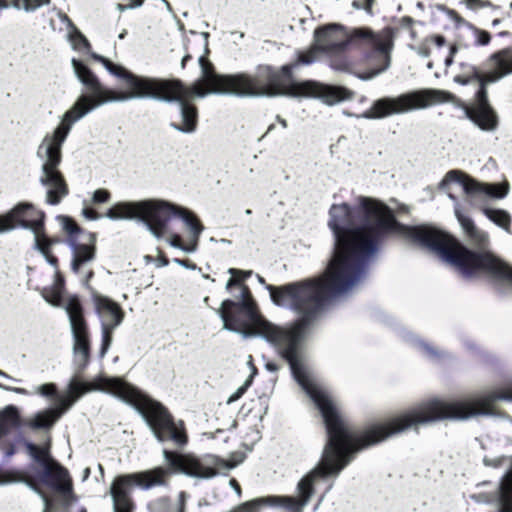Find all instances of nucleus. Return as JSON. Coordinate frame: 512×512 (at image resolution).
Wrapping results in <instances>:
<instances>
[{"instance_id":"a18cd8bd","label":"nucleus","mask_w":512,"mask_h":512,"mask_svg":"<svg viewBox=\"0 0 512 512\" xmlns=\"http://www.w3.org/2000/svg\"><path fill=\"white\" fill-rule=\"evenodd\" d=\"M290 69H291V66H289V65H286V66H283V67H282V70H283V72H284L285 74H287V73L290 71Z\"/></svg>"},{"instance_id":"4c0bfd02","label":"nucleus","mask_w":512,"mask_h":512,"mask_svg":"<svg viewBox=\"0 0 512 512\" xmlns=\"http://www.w3.org/2000/svg\"><path fill=\"white\" fill-rule=\"evenodd\" d=\"M230 485L235 490V492L238 495H240V493H241L240 485L238 484V482L235 479L230 480Z\"/></svg>"},{"instance_id":"20e7f679","label":"nucleus","mask_w":512,"mask_h":512,"mask_svg":"<svg viewBox=\"0 0 512 512\" xmlns=\"http://www.w3.org/2000/svg\"><path fill=\"white\" fill-rule=\"evenodd\" d=\"M314 42L309 50L299 54L297 63H313L320 51L334 55L348 48L366 50L365 60L369 69L359 77L370 80L390 66L394 31L389 27L376 32L365 26L345 27L332 23L315 30Z\"/></svg>"},{"instance_id":"c03bdc74","label":"nucleus","mask_w":512,"mask_h":512,"mask_svg":"<svg viewBox=\"0 0 512 512\" xmlns=\"http://www.w3.org/2000/svg\"><path fill=\"white\" fill-rule=\"evenodd\" d=\"M278 121H279V123H280L284 128H286V127H287V122H286V120H285V119H282V118L278 117Z\"/></svg>"},{"instance_id":"39448f33","label":"nucleus","mask_w":512,"mask_h":512,"mask_svg":"<svg viewBox=\"0 0 512 512\" xmlns=\"http://www.w3.org/2000/svg\"><path fill=\"white\" fill-rule=\"evenodd\" d=\"M487 64L489 69L486 72L475 66H468L467 71L454 77V81L462 85L472 81L479 84L475 104L467 112L481 129L493 130L496 127L497 118L488 104L486 86L512 74V48H505L492 54Z\"/></svg>"},{"instance_id":"c85d7f7f","label":"nucleus","mask_w":512,"mask_h":512,"mask_svg":"<svg viewBox=\"0 0 512 512\" xmlns=\"http://www.w3.org/2000/svg\"><path fill=\"white\" fill-rule=\"evenodd\" d=\"M82 214L86 219H89V220H96L99 218V215L97 214V212L95 210H93L92 208H88V207L83 209Z\"/></svg>"},{"instance_id":"603ef678","label":"nucleus","mask_w":512,"mask_h":512,"mask_svg":"<svg viewBox=\"0 0 512 512\" xmlns=\"http://www.w3.org/2000/svg\"><path fill=\"white\" fill-rule=\"evenodd\" d=\"M245 213H246L247 215H250V214H251V210H250V209H247V210L245 211Z\"/></svg>"},{"instance_id":"2f4dec72","label":"nucleus","mask_w":512,"mask_h":512,"mask_svg":"<svg viewBox=\"0 0 512 512\" xmlns=\"http://www.w3.org/2000/svg\"><path fill=\"white\" fill-rule=\"evenodd\" d=\"M419 346L423 350V353L426 354L428 357H434L436 355V352L427 344L419 342Z\"/></svg>"},{"instance_id":"6e6552de","label":"nucleus","mask_w":512,"mask_h":512,"mask_svg":"<svg viewBox=\"0 0 512 512\" xmlns=\"http://www.w3.org/2000/svg\"><path fill=\"white\" fill-rule=\"evenodd\" d=\"M164 457L173 470L199 479L212 478L236 467L243 461L242 455H233L229 460H224L213 454L182 455L167 450H164Z\"/></svg>"},{"instance_id":"de8ad7c7","label":"nucleus","mask_w":512,"mask_h":512,"mask_svg":"<svg viewBox=\"0 0 512 512\" xmlns=\"http://www.w3.org/2000/svg\"><path fill=\"white\" fill-rule=\"evenodd\" d=\"M126 33H127V32H126L125 30H124L123 32H121V33L119 34V36H118V37H119V39H124V38H125V36H126Z\"/></svg>"},{"instance_id":"09e8293b","label":"nucleus","mask_w":512,"mask_h":512,"mask_svg":"<svg viewBox=\"0 0 512 512\" xmlns=\"http://www.w3.org/2000/svg\"><path fill=\"white\" fill-rule=\"evenodd\" d=\"M90 474V469L89 468H86L85 469V472H84V478H87Z\"/></svg>"},{"instance_id":"c9c22d12","label":"nucleus","mask_w":512,"mask_h":512,"mask_svg":"<svg viewBox=\"0 0 512 512\" xmlns=\"http://www.w3.org/2000/svg\"><path fill=\"white\" fill-rule=\"evenodd\" d=\"M11 482V478L9 477L8 474L0 471V485L1 484H6V483H9Z\"/></svg>"},{"instance_id":"a19ab883","label":"nucleus","mask_w":512,"mask_h":512,"mask_svg":"<svg viewBox=\"0 0 512 512\" xmlns=\"http://www.w3.org/2000/svg\"><path fill=\"white\" fill-rule=\"evenodd\" d=\"M158 261H159V266H167L168 265V260L164 256H160Z\"/></svg>"},{"instance_id":"dca6fc26","label":"nucleus","mask_w":512,"mask_h":512,"mask_svg":"<svg viewBox=\"0 0 512 512\" xmlns=\"http://www.w3.org/2000/svg\"><path fill=\"white\" fill-rule=\"evenodd\" d=\"M483 213L494 224L505 231L510 232L511 216L507 211L502 209L484 208Z\"/></svg>"},{"instance_id":"c756f323","label":"nucleus","mask_w":512,"mask_h":512,"mask_svg":"<svg viewBox=\"0 0 512 512\" xmlns=\"http://www.w3.org/2000/svg\"><path fill=\"white\" fill-rule=\"evenodd\" d=\"M59 19L62 23L66 24L67 31H71L73 28H77L71 19L64 13L59 14Z\"/></svg>"},{"instance_id":"f257e3e1","label":"nucleus","mask_w":512,"mask_h":512,"mask_svg":"<svg viewBox=\"0 0 512 512\" xmlns=\"http://www.w3.org/2000/svg\"><path fill=\"white\" fill-rule=\"evenodd\" d=\"M208 34L200 38L204 54L199 57L200 78L190 87L179 80H161L133 74L125 67L91 52L88 39L78 28L67 31V39L73 50L87 53L100 62L109 73L124 81L125 90L115 91L105 87L91 69L81 60L72 58L71 65L85 92L62 115L59 124L47 133L40 142L36 156L41 162L39 182L45 189V200L50 205L59 204L69 193L68 184L59 170L62 161V146L73 125L94 109L111 102H124L136 98H154L176 101L180 105L182 124L173 127L184 133L194 132L197 126V110L190 105L196 97L209 94H232L237 96L278 95V72L269 66L260 67L256 76L245 73L221 75L214 71L207 58Z\"/></svg>"},{"instance_id":"e433bc0d","label":"nucleus","mask_w":512,"mask_h":512,"mask_svg":"<svg viewBox=\"0 0 512 512\" xmlns=\"http://www.w3.org/2000/svg\"><path fill=\"white\" fill-rule=\"evenodd\" d=\"M129 4H128V7L131 9V8H136V7H140L144 0H129Z\"/></svg>"},{"instance_id":"9d476101","label":"nucleus","mask_w":512,"mask_h":512,"mask_svg":"<svg viewBox=\"0 0 512 512\" xmlns=\"http://www.w3.org/2000/svg\"><path fill=\"white\" fill-rule=\"evenodd\" d=\"M27 450L43 466L46 475L52 479V487L65 501H68L72 497L71 479L68 471L50 456L49 447L28 443Z\"/></svg>"},{"instance_id":"49530a36","label":"nucleus","mask_w":512,"mask_h":512,"mask_svg":"<svg viewBox=\"0 0 512 512\" xmlns=\"http://www.w3.org/2000/svg\"><path fill=\"white\" fill-rule=\"evenodd\" d=\"M0 376L5 377V378H7V379H12L8 374H6L5 372H3L2 370H0Z\"/></svg>"},{"instance_id":"bb28decb","label":"nucleus","mask_w":512,"mask_h":512,"mask_svg":"<svg viewBox=\"0 0 512 512\" xmlns=\"http://www.w3.org/2000/svg\"><path fill=\"white\" fill-rule=\"evenodd\" d=\"M37 390L43 396H51L55 393L56 388L54 384L48 383L39 386Z\"/></svg>"},{"instance_id":"5fc2aeb1","label":"nucleus","mask_w":512,"mask_h":512,"mask_svg":"<svg viewBox=\"0 0 512 512\" xmlns=\"http://www.w3.org/2000/svg\"><path fill=\"white\" fill-rule=\"evenodd\" d=\"M79 512H86V510L84 508H80Z\"/></svg>"},{"instance_id":"b1692460","label":"nucleus","mask_w":512,"mask_h":512,"mask_svg":"<svg viewBox=\"0 0 512 512\" xmlns=\"http://www.w3.org/2000/svg\"><path fill=\"white\" fill-rule=\"evenodd\" d=\"M110 198V193L105 190V189H97L94 193H93V202L95 203H105L109 200Z\"/></svg>"},{"instance_id":"7ed1b4c3","label":"nucleus","mask_w":512,"mask_h":512,"mask_svg":"<svg viewBox=\"0 0 512 512\" xmlns=\"http://www.w3.org/2000/svg\"><path fill=\"white\" fill-rule=\"evenodd\" d=\"M106 217L111 220H139L156 238L168 236L173 248L194 253L203 225L189 209L162 199L119 202L110 207Z\"/></svg>"},{"instance_id":"423d86ee","label":"nucleus","mask_w":512,"mask_h":512,"mask_svg":"<svg viewBox=\"0 0 512 512\" xmlns=\"http://www.w3.org/2000/svg\"><path fill=\"white\" fill-rule=\"evenodd\" d=\"M440 187L455 202L454 214L469 243L479 249H485L489 243V235L478 228L473 220L463 213L454 196L455 188H461L468 196L483 194L491 198L502 199L508 194V184L479 183L461 171L451 170L441 181Z\"/></svg>"},{"instance_id":"79ce46f5","label":"nucleus","mask_w":512,"mask_h":512,"mask_svg":"<svg viewBox=\"0 0 512 512\" xmlns=\"http://www.w3.org/2000/svg\"><path fill=\"white\" fill-rule=\"evenodd\" d=\"M116 9H117L118 11H120V12H123V11H125L126 9H130V8L128 7V5H123V4H120V3H119V4H117V5H116Z\"/></svg>"},{"instance_id":"7c9ffc66","label":"nucleus","mask_w":512,"mask_h":512,"mask_svg":"<svg viewBox=\"0 0 512 512\" xmlns=\"http://www.w3.org/2000/svg\"><path fill=\"white\" fill-rule=\"evenodd\" d=\"M176 264L180 265V266H183L187 269H190V270H195L197 267H196V264L192 263V262H189L187 260H181V259H174L173 260Z\"/></svg>"},{"instance_id":"ddd939ff","label":"nucleus","mask_w":512,"mask_h":512,"mask_svg":"<svg viewBox=\"0 0 512 512\" xmlns=\"http://www.w3.org/2000/svg\"><path fill=\"white\" fill-rule=\"evenodd\" d=\"M69 244L72 249L71 269L74 273L81 274L85 285H87L93 276L90 265L96 255L95 238L90 235L88 242L78 243L75 240H70Z\"/></svg>"},{"instance_id":"393cba45","label":"nucleus","mask_w":512,"mask_h":512,"mask_svg":"<svg viewBox=\"0 0 512 512\" xmlns=\"http://www.w3.org/2000/svg\"><path fill=\"white\" fill-rule=\"evenodd\" d=\"M421 236H450L449 234L430 226H421Z\"/></svg>"},{"instance_id":"1a4fd4ad","label":"nucleus","mask_w":512,"mask_h":512,"mask_svg":"<svg viewBox=\"0 0 512 512\" xmlns=\"http://www.w3.org/2000/svg\"><path fill=\"white\" fill-rule=\"evenodd\" d=\"M168 475L169 471L167 469L157 467L143 472L116 477L110 488L114 512H133L134 503L130 497L133 487L138 486L142 489H150L155 486L164 485Z\"/></svg>"},{"instance_id":"58836bf2","label":"nucleus","mask_w":512,"mask_h":512,"mask_svg":"<svg viewBox=\"0 0 512 512\" xmlns=\"http://www.w3.org/2000/svg\"><path fill=\"white\" fill-rule=\"evenodd\" d=\"M266 368L269 370V371H272V372H275L278 370V367L275 363H267L266 364Z\"/></svg>"},{"instance_id":"ea45409f","label":"nucleus","mask_w":512,"mask_h":512,"mask_svg":"<svg viewBox=\"0 0 512 512\" xmlns=\"http://www.w3.org/2000/svg\"><path fill=\"white\" fill-rule=\"evenodd\" d=\"M191 58H192V57H191V55H190V54H186V55L183 57L182 61H181V67H182V68H184V67H185V65H186V63H187V61H188V60H190Z\"/></svg>"},{"instance_id":"412c9836","label":"nucleus","mask_w":512,"mask_h":512,"mask_svg":"<svg viewBox=\"0 0 512 512\" xmlns=\"http://www.w3.org/2000/svg\"><path fill=\"white\" fill-rule=\"evenodd\" d=\"M474 38L478 45H487L490 42V34L484 30L474 29Z\"/></svg>"},{"instance_id":"473e14b6","label":"nucleus","mask_w":512,"mask_h":512,"mask_svg":"<svg viewBox=\"0 0 512 512\" xmlns=\"http://www.w3.org/2000/svg\"><path fill=\"white\" fill-rule=\"evenodd\" d=\"M0 388L5 389V390H8V391L15 392V393H18V394H23V395L28 394L27 390H25L24 388H19V387H8V386H4V385H2V384H0Z\"/></svg>"},{"instance_id":"2eb2a0df","label":"nucleus","mask_w":512,"mask_h":512,"mask_svg":"<svg viewBox=\"0 0 512 512\" xmlns=\"http://www.w3.org/2000/svg\"><path fill=\"white\" fill-rule=\"evenodd\" d=\"M149 512H185V494L180 493L179 499L171 502L166 498H158L148 504Z\"/></svg>"},{"instance_id":"f704fd0d","label":"nucleus","mask_w":512,"mask_h":512,"mask_svg":"<svg viewBox=\"0 0 512 512\" xmlns=\"http://www.w3.org/2000/svg\"><path fill=\"white\" fill-rule=\"evenodd\" d=\"M457 47L453 46L450 49V55L446 58L445 64L446 66H450L453 62V55L456 53Z\"/></svg>"},{"instance_id":"5701e85b","label":"nucleus","mask_w":512,"mask_h":512,"mask_svg":"<svg viewBox=\"0 0 512 512\" xmlns=\"http://www.w3.org/2000/svg\"><path fill=\"white\" fill-rule=\"evenodd\" d=\"M464 4L471 10H478L484 7L491 6L489 1L485 0H464Z\"/></svg>"},{"instance_id":"f03ea898","label":"nucleus","mask_w":512,"mask_h":512,"mask_svg":"<svg viewBox=\"0 0 512 512\" xmlns=\"http://www.w3.org/2000/svg\"><path fill=\"white\" fill-rule=\"evenodd\" d=\"M44 214L29 203L16 205L5 215L0 216V233L8 232L16 227L30 229L34 235V247L54 268L53 284L41 290L43 298L52 306L63 307L68 315L73 338L74 376L68 385V393L60 400V404L44 410L36 415H62L77 399L85 393L100 391L111 394L125 403L135 407L141 415H170L168 411L135 386L119 377L99 375L90 382L80 380L81 373L90 360V333L83 315V309L76 296L63 300L64 279L58 270V260L53 255V247L60 241L49 238L43 231Z\"/></svg>"},{"instance_id":"aec40b11","label":"nucleus","mask_w":512,"mask_h":512,"mask_svg":"<svg viewBox=\"0 0 512 512\" xmlns=\"http://www.w3.org/2000/svg\"><path fill=\"white\" fill-rule=\"evenodd\" d=\"M62 228L71 236L70 240H74L73 237L79 232L77 224L67 217L60 218Z\"/></svg>"},{"instance_id":"f3484780","label":"nucleus","mask_w":512,"mask_h":512,"mask_svg":"<svg viewBox=\"0 0 512 512\" xmlns=\"http://www.w3.org/2000/svg\"><path fill=\"white\" fill-rule=\"evenodd\" d=\"M51 0H17L14 4L16 8L23 9L26 12H33L42 6H48Z\"/></svg>"},{"instance_id":"9b49d317","label":"nucleus","mask_w":512,"mask_h":512,"mask_svg":"<svg viewBox=\"0 0 512 512\" xmlns=\"http://www.w3.org/2000/svg\"><path fill=\"white\" fill-rule=\"evenodd\" d=\"M288 94L294 97H314L327 105H334L351 98V93L343 87L326 85L315 81L291 84Z\"/></svg>"},{"instance_id":"3c124183","label":"nucleus","mask_w":512,"mask_h":512,"mask_svg":"<svg viewBox=\"0 0 512 512\" xmlns=\"http://www.w3.org/2000/svg\"><path fill=\"white\" fill-rule=\"evenodd\" d=\"M258 279H259L260 283H262V284L264 283V279L261 276H259Z\"/></svg>"},{"instance_id":"f8f14e48","label":"nucleus","mask_w":512,"mask_h":512,"mask_svg":"<svg viewBox=\"0 0 512 512\" xmlns=\"http://www.w3.org/2000/svg\"><path fill=\"white\" fill-rule=\"evenodd\" d=\"M486 466L507 468L490 501L496 512H512V456L484 457Z\"/></svg>"},{"instance_id":"a211bd4d","label":"nucleus","mask_w":512,"mask_h":512,"mask_svg":"<svg viewBox=\"0 0 512 512\" xmlns=\"http://www.w3.org/2000/svg\"><path fill=\"white\" fill-rule=\"evenodd\" d=\"M117 327L115 326H101V333H102V343H101V350H100V356L104 357L107 353V351L110 348V345L112 343V334L113 331Z\"/></svg>"},{"instance_id":"8fccbe9b","label":"nucleus","mask_w":512,"mask_h":512,"mask_svg":"<svg viewBox=\"0 0 512 512\" xmlns=\"http://www.w3.org/2000/svg\"><path fill=\"white\" fill-rule=\"evenodd\" d=\"M6 4L3 0H0V8H5Z\"/></svg>"},{"instance_id":"cd10ccee","label":"nucleus","mask_w":512,"mask_h":512,"mask_svg":"<svg viewBox=\"0 0 512 512\" xmlns=\"http://www.w3.org/2000/svg\"><path fill=\"white\" fill-rule=\"evenodd\" d=\"M248 383H246L245 385L239 387L227 400V403L228 404H231L235 401H237L245 392L246 390V387H247Z\"/></svg>"},{"instance_id":"37998d69","label":"nucleus","mask_w":512,"mask_h":512,"mask_svg":"<svg viewBox=\"0 0 512 512\" xmlns=\"http://www.w3.org/2000/svg\"><path fill=\"white\" fill-rule=\"evenodd\" d=\"M435 40H436V44H437L438 46H442V45H443V43H444V38H443V37H441V36H436V37H435Z\"/></svg>"},{"instance_id":"72a5a7b5","label":"nucleus","mask_w":512,"mask_h":512,"mask_svg":"<svg viewBox=\"0 0 512 512\" xmlns=\"http://www.w3.org/2000/svg\"><path fill=\"white\" fill-rule=\"evenodd\" d=\"M38 493L41 495L43 502H44V511L43 512H52L53 505L51 501L41 492L38 491Z\"/></svg>"},{"instance_id":"0eeeda50","label":"nucleus","mask_w":512,"mask_h":512,"mask_svg":"<svg viewBox=\"0 0 512 512\" xmlns=\"http://www.w3.org/2000/svg\"><path fill=\"white\" fill-rule=\"evenodd\" d=\"M451 95L438 89H420L403 93L397 97L382 98L373 103L363 114L365 118H384L393 114H404L435 104L447 102Z\"/></svg>"},{"instance_id":"4468645a","label":"nucleus","mask_w":512,"mask_h":512,"mask_svg":"<svg viewBox=\"0 0 512 512\" xmlns=\"http://www.w3.org/2000/svg\"><path fill=\"white\" fill-rule=\"evenodd\" d=\"M93 303L96 313L100 318L101 326L118 327L122 323L124 312L119 304L98 293L93 295Z\"/></svg>"},{"instance_id":"6e6d98bb","label":"nucleus","mask_w":512,"mask_h":512,"mask_svg":"<svg viewBox=\"0 0 512 512\" xmlns=\"http://www.w3.org/2000/svg\"><path fill=\"white\" fill-rule=\"evenodd\" d=\"M497 24H498V20H494L493 25H497Z\"/></svg>"},{"instance_id":"4be33fe9","label":"nucleus","mask_w":512,"mask_h":512,"mask_svg":"<svg viewBox=\"0 0 512 512\" xmlns=\"http://www.w3.org/2000/svg\"><path fill=\"white\" fill-rule=\"evenodd\" d=\"M330 66L334 70L338 71H348L350 68V64L345 58H334L330 62Z\"/></svg>"},{"instance_id":"864d4df0","label":"nucleus","mask_w":512,"mask_h":512,"mask_svg":"<svg viewBox=\"0 0 512 512\" xmlns=\"http://www.w3.org/2000/svg\"><path fill=\"white\" fill-rule=\"evenodd\" d=\"M12 454H13V450H10V451L7 453V455H8V456H10V455H12Z\"/></svg>"},{"instance_id":"6ab92c4d","label":"nucleus","mask_w":512,"mask_h":512,"mask_svg":"<svg viewBox=\"0 0 512 512\" xmlns=\"http://www.w3.org/2000/svg\"><path fill=\"white\" fill-rule=\"evenodd\" d=\"M231 278L226 284V289H230L232 286L239 284L242 280L251 275V271H240L234 268L229 269Z\"/></svg>"},{"instance_id":"a878e982","label":"nucleus","mask_w":512,"mask_h":512,"mask_svg":"<svg viewBox=\"0 0 512 512\" xmlns=\"http://www.w3.org/2000/svg\"><path fill=\"white\" fill-rule=\"evenodd\" d=\"M373 3L374 0H354L352 5L356 9H364L368 13H371Z\"/></svg>"}]
</instances>
